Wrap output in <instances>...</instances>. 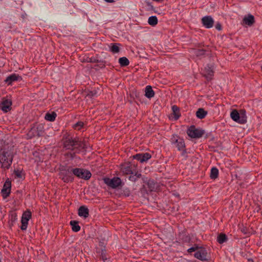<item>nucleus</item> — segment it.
<instances>
[{
	"label": "nucleus",
	"instance_id": "nucleus-6",
	"mask_svg": "<svg viewBox=\"0 0 262 262\" xmlns=\"http://www.w3.org/2000/svg\"><path fill=\"white\" fill-rule=\"evenodd\" d=\"M187 133L191 138H199L204 134V131L200 128H196L194 126H191L187 130Z\"/></svg>",
	"mask_w": 262,
	"mask_h": 262
},
{
	"label": "nucleus",
	"instance_id": "nucleus-46",
	"mask_svg": "<svg viewBox=\"0 0 262 262\" xmlns=\"http://www.w3.org/2000/svg\"><path fill=\"white\" fill-rule=\"evenodd\" d=\"M212 71L211 70L210 72H209L208 74L211 75L210 73H212Z\"/></svg>",
	"mask_w": 262,
	"mask_h": 262
},
{
	"label": "nucleus",
	"instance_id": "nucleus-38",
	"mask_svg": "<svg viewBox=\"0 0 262 262\" xmlns=\"http://www.w3.org/2000/svg\"><path fill=\"white\" fill-rule=\"evenodd\" d=\"M129 180L132 181H136L137 180V178L135 175L130 176L129 178Z\"/></svg>",
	"mask_w": 262,
	"mask_h": 262
},
{
	"label": "nucleus",
	"instance_id": "nucleus-10",
	"mask_svg": "<svg viewBox=\"0 0 262 262\" xmlns=\"http://www.w3.org/2000/svg\"><path fill=\"white\" fill-rule=\"evenodd\" d=\"M134 159L139 161L141 163L147 161L151 158V155L148 153L138 154L133 156Z\"/></svg>",
	"mask_w": 262,
	"mask_h": 262
},
{
	"label": "nucleus",
	"instance_id": "nucleus-13",
	"mask_svg": "<svg viewBox=\"0 0 262 262\" xmlns=\"http://www.w3.org/2000/svg\"><path fill=\"white\" fill-rule=\"evenodd\" d=\"M194 256L201 260H206L207 258V252L204 249H201L195 253Z\"/></svg>",
	"mask_w": 262,
	"mask_h": 262
},
{
	"label": "nucleus",
	"instance_id": "nucleus-9",
	"mask_svg": "<svg viewBox=\"0 0 262 262\" xmlns=\"http://www.w3.org/2000/svg\"><path fill=\"white\" fill-rule=\"evenodd\" d=\"M11 187V182L8 180L4 184L3 188L2 189L1 193L4 198H7L10 193Z\"/></svg>",
	"mask_w": 262,
	"mask_h": 262
},
{
	"label": "nucleus",
	"instance_id": "nucleus-16",
	"mask_svg": "<svg viewBox=\"0 0 262 262\" xmlns=\"http://www.w3.org/2000/svg\"><path fill=\"white\" fill-rule=\"evenodd\" d=\"M133 167L132 165L129 164L124 165L122 166L121 170L122 171L126 174H134V172L133 170Z\"/></svg>",
	"mask_w": 262,
	"mask_h": 262
},
{
	"label": "nucleus",
	"instance_id": "nucleus-35",
	"mask_svg": "<svg viewBox=\"0 0 262 262\" xmlns=\"http://www.w3.org/2000/svg\"><path fill=\"white\" fill-rule=\"evenodd\" d=\"M198 249V247H192L187 250L189 253L195 251Z\"/></svg>",
	"mask_w": 262,
	"mask_h": 262
},
{
	"label": "nucleus",
	"instance_id": "nucleus-1",
	"mask_svg": "<svg viewBox=\"0 0 262 262\" xmlns=\"http://www.w3.org/2000/svg\"><path fill=\"white\" fill-rule=\"evenodd\" d=\"M62 140L64 147L68 149L80 151L87 147L85 141H81L78 138H73L67 132L63 134Z\"/></svg>",
	"mask_w": 262,
	"mask_h": 262
},
{
	"label": "nucleus",
	"instance_id": "nucleus-14",
	"mask_svg": "<svg viewBox=\"0 0 262 262\" xmlns=\"http://www.w3.org/2000/svg\"><path fill=\"white\" fill-rule=\"evenodd\" d=\"M232 119L239 124H244L247 121L246 116H230Z\"/></svg>",
	"mask_w": 262,
	"mask_h": 262
},
{
	"label": "nucleus",
	"instance_id": "nucleus-43",
	"mask_svg": "<svg viewBox=\"0 0 262 262\" xmlns=\"http://www.w3.org/2000/svg\"><path fill=\"white\" fill-rule=\"evenodd\" d=\"M15 174L18 177H20V174L19 173V171H16L15 172Z\"/></svg>",
	"mask_w": 262,
	"mask_h": 262
},
{
	"label": "nucleus",
	"instance_id": "nucleus-12",
	"mask_svg": "<svg viewBox=\"0 0 262 262\" xmlns=\"http://www.w3.org/2000/svg\"><path fill=\"white\" fill-rule=\"evenodd\" d=\"M12 102L9 100H4L0 104V107L4 113H7L10 110Z\"/></svg>",
	"mask_w": 262,
	"mask_h": 262
},
{
	"label": "nucleus",
	"instance_id": "nucleus-19",
	"mask_svg": "<svg viewBox=\"0 0 262 262\" xmlns=\"http://www.w3.org/2000/svg\"><path fill=\"white\" fill-rule=\"evenodd\" d=\"M19 77L18 75L13 74L7 77L6 81L9 84H11L13 81L17 80Z\"/></svg>",
	"mask_w": 262,
	"mask_h": 262
},
{
	"label": "nucleus",
	"instance_id": "nucleus-47",
	"mask_svg": "<svg viewBox=\"0 0 262 262\" xmlns=\"http://www.w3.org/2000/svg\"><path fill=\"white\" fill-rule=\"evenodd\" d=\"M243 232H244V233H246V232H245V230H243Z\"/></svg>",
	"mask_w": 262,
	"mask_h": 262
},
{
	"label": "nucleus",
	"instance_id": "nucleus-11",
	"mask_svg": "<svg viewBox=\"0 0 262 262\" xmlns=\"http://www.w3.org/2000/svg\"><path fill=\"white\" fill-rule=\"evenodd\" d=\"M202 22L206 28H210L213 26V19L210 16H206L202 18Z\"/></svg>",
	"mask_w": 262,
	"mask_h": 262
},
{
	"label": "nucleus",
	"instance_id": "nucleus-33",
	"mask_svg": "<svg viewBox=\"0 0 262 262\" xmlns=\"http://www.w3.org/2000/svg\"><path fill=\"white\" fill-rule=\"evenodd\" d=\"M101 257L103 260L106 259L107 258L106 257L105 255V249H101V253H100Z\"/></svg>",
	"mask_w": 262,
	"mask_h": 262
},
{
	"label": "nucleus",
	"instance_id": "nucleus-26",
	"mask_svg": "<svg viewBox=\"0 0 262 262\" xmlns=\"http://www.w3.org/2000/svg\"><path fill=\"white\" fill-rule=\"evenodd\" d=\"M246 111L241 110L239 112L235 109H232L230 115H245Z\"/></svg>",
	"mask_w": 262,
	"mask_h": 262
},
{
	"label": "nucleus",
	"instance_id": "nucleus-3",
	"mask_svg": "<svg viewBox=\"0 0 262 262\" xmlns=\"http://www.w3.org/2000/svg\"><path fill=\"white\" fill-rule=\"evenodd\" d=\"M44 126L42 124L34 125L29 131L27 136L31 138L34 137H40L43 135Z\"/></svg>",
	"mask_w": 262,
	"mask_h": 262
},
{
	"label": "nucleus",
	"instance_id": "nucleus-17",
	"mask_svg": "<svg viewBox=\"0 0 262 262\" xmlns=\"http://www.w3.org/2000/svg\"><path fill=\"white\" fill-rule=\"evenodd\" d=\"M254 22V16L252 15H249L245 16L243 19V23L248 26H251Z\"/></svg>",
	"mask_w": 262,
	"mask_h": 262
},
{
	"label": "nucleus",
	"instance_id": "nucleus-5",
	"mask_svg": "<svg viewBox=\"0 0 262 262\" xmlns=\"http://www.w3.org/2000/svg\"><path fill=\"white\" fill-rule=\"evenodd\" d=\"M104 181L107 186L114 189L119 188L122 184L121 179L118 177L113 179L105 178Z\"/></svg>",
	"mask_w": 262,
	"mask_h": 262
},
{
	"label": "nucleus",
	"instance_id": "nucleus-44",
	"mask_svg": "<svg viewBox=\"0 0 262 262\" xmlns=\"http://www.w3.org/2000/svg\"><path fill=\"white\" fill-rule=\"evenodd\" d=\"M197 117H198L199 118H200V119H202L204 118V117H205V116H197Z\"/></svg>",
	"mask_w": 262,
	"mask_h": 262
},
{
	"label": "nucleus",
	"instance_id": "nucleus-36",
	"mask_svg": "<svg viewBox=\"0 0 262 262\" xmlns=\"http://www.w3.org/2000/svg\"><path fill=\"white\" fill-rule=\"evenodd\" d=\"M219 170L217 168L214 167V179L218 177Z\"/></svg>",
	"mask_w": 262,
	"mask_h": 262
},
{
	"label": "nucleus",
	"instance_id": "nucleus-4",
	"mask_svg": "<svg viewBox=\"0 0 262 262\" xmlns=\"http://www.w3.org/2000/svg\"><path fill=\"white\" fill-rule=\"evenodd\" d=\"M72 173L79 178L84 180H89L92 174L90 171L79 168H72Z\"/></svg>",
	"mask_w": 262,
	"mask_h": 262
},
{
	"label": "nucleus",
	"instance_id": "nucleus-40",
	"mask_svg": "<svg viewBox=\"0 0 262 262\" xmlns=\"http://www.w3.org/2000/svg\"><path fill=\"white\" fill-rule=\"evenodd\" d=\"M99 246L101 247V249H105V246L104 245V243L102 242H100L99 244Z\"/></svg>",
	"mask_w": 262,
	"mask_h": 262
},
{
	"label": "nucleus",
	"instance_id": "nucleus-8",
	"mask_svg": "<svg viewBox=\"0 0 262 262\" xmlns=\"http://www.w3.org/2000/svg\"><path fill=\"white\" fill-rule=\"evenodd\" d=\"M72 168H68L67 170H62L60 173V178L64 182H69L72 181L71 174Z\"/></svg>",
	"mask_w": 262,
	"mask_h": 262
},
{
	"label": "nucleus",
	"instance_id": "nucleus-28",
	"mask_svg": "<svg viewBox=\"0 0 262 262\" xmlns=\"http://www.w3.org/2000/svg\"><path fill=\"white\" fill-rule=\"evenodd\" d=\"M97 92L94 90L92 91H90L86 94V97L89 98H92L97 96Z\"/></svg>",
	"mask_w": 262,
	"mask_h": 262
},
{
	"label": "nucleus",
	"instance_id": "nucleus-24",
	"mask_svg": "<svg viewBox=\"0 0 262 262\" xmlns=\"http://www.w3.org/2000/svg\"><path fill=\"white\" fill-rule=\"evenodd\" d=\"M227 236L225 234L221 233L217 237V241L219 244H223L227 241Z\"/></svg>",
	"mask_w": 262,
	"mask_h": 262
},
{
	"label": "nucleus",
	"instance_id": "nucleus-42",
	"mask_svg": "<svg viewBox=\"0 0 262 262\" xmlns=\"http://www.w3.org/2000/svg\"><path fill=\"white\" fill-rule=\"evenodd\" d=\"M135 176H136V178H140L141 177V174L138 173V172H136L135 174Z\"/></svg>",
	"mask_w": 262,
	"mask_h": 262
},
{
	"label": "nucleus",
	"instance_id": "nucleus-39",
	"mask_svg": "<svg viewBox=\"0 0 262 262\" xmlns=\"http://www.w3.org/2000/svg\"><path fill=\"white\" fill-rule=\"evenodd\" d=\"M210 177L211 179H213V167L210 169Z\"/></svg>",
	"mask_w": 262,
	"mask_h": 262
},
{
	"label": "nucleus",
	"instance_id": "nucleus-7",
	"mask_svg": "<svg viewBox=\"0 0 262 262\" xmlns=\"http://www.w3.org/2000/svg\"><path fill=\"white\" fill-rule=\"evenodd\" d=\"M31 217V213L29 211H26L23 213L21 220V226L20 228L21 230H25L27 229L28 221L30 219Z\"/></svg>",
	"mask_w": 262,
	"mask_h": 262
},
{
	"label": "nucleus",
	"instance_id": "nucleus-25",
	"mask_svg": "<svg viewBox=\"0 0 262 262\" xmlns=\"http://www.w3.org/2000/svg\"><path fill=\"white\" fill-rule=\"evenodd\" d=\"M173 141H176L177 143V147L179 150L183 149L185 147V143L182 139H176L173 140Z\"/></svg>",
	"mask_w": 262,
	"mask_h": 262
},
{
	"label": "nucleus",
	"instance_id": "nucleus-18",
	"mask_svg": "<svg viewBox=\"0 0 262 262\" xmlns=\"http://www.w3.org/2000/svg\"><path fill=\"white\" fill-rule=\"evenodd\" d=\"M145 95L148 98H151L155 95V93L150 85L146 86L145 90Z\"/></svg>",
	"mask_w": 262,
	"mask_h": 262
},
{
	"label": "nucleus",
	"instance_id": "nucleus-29",
	"mask_svg": "<svg viewBox=\"0 0 262 262\" xmlns=\"http://www.w3.org/2000/svg\"><path fill=\"white\" fill-rule=\"evenodd\" d=\"M194 52L196 56L200 57L204 55L205 51L204 50H195Z\"/></svg>",
	"mask_w": 262,
	"mask_h": 262
},
{
	"label": "nucleus",
	"instance_id": "nucleus-41",
	"mask_svg": "<svg viewBox=\"0 0 262 262\" xmlns=\"http://www.w3.org/2000/svg\"><path fill=\"white\" fill-rule=\"evenodd\" d=\"M46 115H56V113L55 112H54V111H53L51 113H47L46 114Z\"/></svg>",
	"mask_w": 262,
	"mask_h": 262
},
{
	"label": "nucleus",
	"instance_id": "nucleus-21",
	"mask_svg": "<svg viewBox=\"0 0 262 262\" xmlns=\"http://www.w3.org/2000/svg\"><path fill=\"white\" fill-rule=\"evenodd\" d=\"M119 44L118 43H111L110 46V50L113 53H118L120 51L119 47Z\"/></svg>",
	"mask_w": 262,
	"mask_h": 262
},
{
	"label": "nucleus",
	"instance_id": "nucleus-15",
	"mask_svg": "<svg viewBox=\"0 0 262 262\" xmlns=\"http://www.w3.org/2000/svg\"><path fill=\"white\" fill-rule=\"evenodd\" d=\"M78 215L84 218L87 217L89 215L88 208L84 206L80 207L78 209Z\"/></svg>",
	"mask_w": 262,
	"mask_h": 262
},
{
	"label": "nucleus",
	"instance_id": "nucleus-45",
	"mask_svg": "<svg viewBox=\"0 0 262 262\" xmlns=\"http://www.w3.org/2000/svg\"><path fill=\"white\" fill-rule=\"evenodd\" d=\"M105 1H106V2H108V3H113V2H114V0H105Z\"/></svg>",
	"mask_w": 262,
	"mask_h": 262
},
{
	"label": "nucleus",
	"instance_id": "nucleus-27",
	"mask_svg": "<svg viewBox=\"0 0 262 262\" xmlns=\"http://www.w3.org/2000/svg\"><path fill=\"white\" fill-rule=\"evenodd\" d=\"M171 109L172 111V115H179L181 113L180 108L177 105H174L172 106Z\"/></svg>",
	"mask_w": 262,
	"mask_h": 262
},
{
	"label": "nucleus",
	"instance_id": "nucleus-20",
	"mask_svg": "<svg viewBox=\"0 0 262 262\" xmlns=\"http://www.w3.org/2000/svg\"><path fill=\"white\" fill-rule=\"evenodd\" d=\"M72 226V229L74 232H78L80 229V227L78 225V222L76 221H71L70 223Z\"/></svg>",
	"mask_w": 262,
	"mask_h": 262
},
{
	"label": "nucleus",
	"instance_id": "nucleus-2",
	"mask_svg": "<svg viewBox=\"0 0 262 262\" xmlns=\"http://www.w3.org/2000/svg\"><path fill=\"white\" fill-rule=\"evenodd\" d=\"M13 159V152L10 150L4 149L0 152V164L1 167L4 169H8L12 163Z\"/></svg>",
	"mask_w": 262,
	"mask_h": 262
},
{
	"label": "nucleus",
	"instance_id": "nucleus-32",
	"mask_svg": "<svg viewBox=\"0 0 262 262\" xmlns=\"http://www.w3.org/2000/svg\"><path fill=\"white\" fill-rule=\"evenodd\" d=\"M56 116H45V118L46 120L49 121H54Z\"/></svg>",
	"mask_w": 262,
	"mask_h": 262
},
{
	"label": "nucleus",
	"instance_id": "nucleus-34",
	"mask_svg": "<svg viewBox=\"0 0 262 262\" xmlns=\"http://www.w3.org/2000/svg\"><path fill=\"white\" fill-rule=\"evenodd\" d=\"M180 116H169V119L171 120H177L179 118Z\"/></svg>",
	"mask_w": 262,
	"mask_h": 262
},
{
	"label": "nucleus",
	"instance_id": "nucleus-31",
	"mask_svg": "<svg viewBox=\"0 0 262 262\" xmlns=\"http://www.w3.org/2000/svg\"><path fill=\"white\" fill-rule=\"evenodd\" d=\"M83 123L82 122H78L75 124L74 125L73 127L74 128L77 129H80L81 127L83 126Z\"/></svg>",
	"mask_w": 262,
	"mask_h": 262
},
{
	"label": "nucleus",
	"instance_id": "nucleus-30",
	"mask_svg": "<svg viewBox=\"0 0 262 262\" xmlns=\"http://www.w3.org/2000/svg\"><path fill=\"white\" fill-rule=\"evenodd\" d=\"M207 112L205 111L203 108H200L196 112L195 115H207Z\"/></svg>",
	"mask_w": 262,
	"mask_h": 262
},
{
	"label": "nucleus",
	"instance_id": "nucleus-23",
	"mask_svg": "<svg viewBox=\"0 0 262 262\" xmlns=\"http://www.w3.org/2000/svg\"><path fill=\"white\" fill-rule=\"evenodd\" d=\"M119 63L121 66L124 67L128 66L129 63V62L128 59L126 57H123L119 59Z\"/></svg>",
	"mask_w": 262,
	"mask_h": 262
},
{
	"label": "nucleus",
	"instance_id": "nucleus-37",
	"mask_svg": "<svg viewBox=\"0 0 262 262\" xmlns=\"http://www.w3.org/2000/svg\"><path fill=\"white\" fill-rule=\"evenodd\" d=\"M215 28L219 31H221L222 29V25L221 24L217 23L215 25Z\"/></svg>",
	"mask_w": 262,
	"mask_h": 262
},
{
	"label": "nucleus",
	"instance_id": "nucleus-22",
	"mask_svg": "<svg viewBox=\"0 0 262 262\" xmlns=\"http://www.w3.org/2000/svg\"><path fill=\"white\" fill-rule=\"evenodd\" d=\"M148 23L152 26H156L158 24V19L156 16H151L148 18Z\"/></svg>",
	"mask_w": 262,
	"mask_h": 262
}]
</instances>
